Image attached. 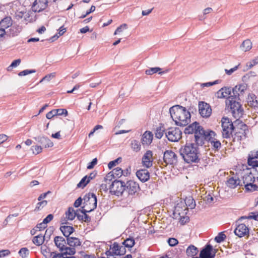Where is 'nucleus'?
<instances>
[{"instance_id": "3c124183", "label": "nucleus", "mask_w": 258, "mask_h": 258, "mask_svg": "<svg viewBox=\"0 0 258 258\" xmlns=\"http://www.w3.org/2000/svg\"><path fill=\"white\" fill-rule=\"evenodd\" d=\"M114 178L116 177L114 176L111 171L109 172L104 177V181L106 182V183H109V182Z\"/></svg>"}, {"instance_id": "cd10ccee", "label": "nucleus", "mask_w": 258, "mask_h": 258, "mask_svg": "<svg viewBox=\"0 0 258 258\" xmlns=\"http://www.w3.org/2000/svg\"><path fill=\"white\" fill-rule=\"evenodd\" d=\"M240 180L238 177H231L227 180L226 185L229 188H235L240 184Z\"/></svg>"}, {"instance_id": "c9c22d12", "label": "nucleus", "mask_w": 258, "mask_h": 258, "mask_svg": "<svg viewBox=\"0 0 258 258\" xmlns=\"http://www.w3.org/2000/svg\"><path fill=\"white\" fill-rule=\"evenodd\" d=\"M252 47V43L248 40H244L240 46L241 49L244 51H249Z\"/></svg>"}, {"instance_id": "09e8293b", "label": "nucleus", "mask_w": 258, "mask_h": 258, "mask_svg": "<svg viewBox=\"0 0 258 258\" xmlns=\"http://www.w3.org/2000/svg\"><path fill=\"white\" fill-rule=\"evenodd\" d=\"M21 62V60L20 59H17L16 60H14L12 62L11 65L9 67H8V71H11L13 68H15V67H17L18 66H19Z\"/></svg>"}, {"instance_id": "9d476101", "label": "nucleus", "mask_w": 258, "mask_h": 258, "mask_svg": "<svg viewBox=\"0 0 258 258\" xmlns=\"http://www.w3.org/2000/svg\"><path fill=\"white\" fill-rule=\"evenodd\" d=\"M163 160L166 165H175L178 162V157L172 150H166L164 153Z\"/></svg>"}, {"instance_id": "bf43d9fd", "label": "nucleus", "mask_w": 258, "mask_h": 258, "mask_svg": "<svg viewBox=\"0 0 258 258\" xmlns=\"http://www.w3.org/2000/svg\"><path fill=\"white\" fill-rule=\"evenodd\" d=\"M56 115H57L56 110V109H54V110H52L49 111V112H48L46 114V117L48 119H51L53 116H55Z\"/></svg>"}, {"instance_id": "1a4fd4ad", "label": "nucleus", "mask_w": 258, "mask_h": 258, "mask_svg": "<svg viewBox=\"0 0 258 258\" xmlns=\"http://www.w3.org/2000/svg\"><path fill=\"white\" fill-rule=\"evenodd\" d=\"M182 132L178 127H170L165 132V136L169 141L177 142L181 138Z\"/></svg>"}, {"instance_id": "79ce46f5", "label": "nucleus", "mask_w": 258, "mask_h": 258, "mask_svg": "<svg viewBox=\"0 0 258 258\" xmlns=\"http://www.w3.org/2000/svg\"><path fill=\"white\" fill-rule=\"evenodd\" d=\"M114 176L116 178L120 177L122 175H124L125 172L119 167H116L111 171Z\"/></svg>"}, {"instance_id": "c756f323", "label": "nucleus", "mask_w": 258, "mask_h": 258, "mask_svg": "<svg viewBox=\"0 0 258 258\" xmlns=\"http://www.w3.org/2000/svg\"><path fill=\"white\" fill-rule=\"evenodd\" d=\"M48 232V230H46L45 231V235H42V234L38 235L34 237L33 239V242L37 246H40L43 244L44 242L45 237L47 233Z\"/></svg>"}, {"instance_id": "0eeeda50", "label": "nucleus", "mask_w": 258, "mask_h": 258, "mask_svg": "<svg viewBox=\"0 0 258 258\" xmlns=\"http://www.w3.org/2000/svg\"><path fill=\"white\" fill-rule=\"evenodd\" d=\"M110 192L111 194L117 196H122L125 190V183L120 180H114L109 187Z\"/></svg>"}, {"instance_id": "13d9d810", "label": "nucleus", "mask_w": 258, "mask_h": 258, "mask_svg": "<svg viewBox=\"0 0 258 258\" xmlns=\"http://www.w3.org/2000/svg\"><path fill=\"white\" fill-rule=\"evenodd\" d=\"M32 149L33 151V153L35 154H38L42 152V148L41 146H35L32 147Z\"/></svg>"}, {"instance_id": "aec40b11", "label": "nucleus", "mask_w": 258, "mask_h": 258, "mask_svg": "<svg viewBox=\"0 0 258 258\" xmlns=\"http://www.w3.org/2000/svg\"><path fill=\"white\" fill-rule=\"evenodd\" d=\"M152 157L153 154L152 151L148 150L147 151L142 158L143 165L147 168H149L152 166Z\"/></svg>"}, {"instance_id": "0e129e2a", "label": "nucleus", "mask_w": 258, "mask_h": 258, "mask_svg": "<svg viewBox=\"0 0 258 258\" xmlns=\"http://www.w3.org/2000/svg\"><path fill=\"white\" fill-rule=\"evenodd\" d=\"M257 217H258V214L255 215L254 213H250L249 215L247 217L246 216H242L241 217V219H254L257 220Z\"/></svg>"}, {"instance_id": "7ed1b4c3", "label": "nucleus", "mask_w": 258, "mask_h": 258, "mask_svg": "<svg viewBox=\"0 0 258 258\" xmlns=\"http://www.w3.org/2000/svg\"><path fill=\"white\" fill-rule=\"evenodd\" d=\"M198 144L186 143L179 150L180 155L184 161L187 163H198L200 161L201 155Z\"/></svg>"}, {"instance_id": "4468645a", "label": "nucleus", "mask_w": 258, "mask_h": 258, "mask_svg": "<svg viewBox=\"0 0 258 258\" xmlns=\"http://www.w3.org/2000/svg\"><path fill=\"white\" fill-rule=\"evenodd\" d=\"M246 89L247 85L245 84L237 85L232 89V96L235 99H240V97L243 95Z\"/></svg>"}, {"instance_id": "7c9ffc66", "label": "nucleus", "mask_w": 258, "mask_h": 258, "mask_svg": "<svg viewBox=\"0 0 258 258\" xmlns=\"http://www.w3.org/2000/svg\"><path fill=\"white\" fill-rule=\"evenodd\" d=\"M35 13L33 11L32 12H25V15H24V20L25 22L28 23L35 21L36 20Z\"/></svg>"}, {"instance_id": "ea45409f", "label": "nucleus", "mask_w": 258, "mask_h": 258, "mask_svg": "<svg viewBox=\"0 0 258 258\" xmlns=\"http://www.w3.org/2000/svg\"><path fill=\"white\" fill-rule=\"evenodd\" d=\"M248 103L251 106L255 107L258 106V100L255 95L252 94L248 97Z\"/></svg>"}, {"instance_id": "e2e57ef3", "label": "nucleus", "mask_w": 258, "mask_h": 258, "mask_svg": "<svg viewBox=\"0 0 258 258\" xmlns=\"http://www.w3.org/2000/svg\"><path fill=\"white\" fill-rule=\"evenodd\" d=\"M97 163V160L96 158H94L93 159V160L90 162L88 166H87V169H91L94 168L95 165H96Z\"/></svg>"}, {"instance_id": "bb28decb", "label": "nucleus", "mask_w": 258, "mask_h": 258, "mask_svg": "<svg viewBox=\"0 0 258 258\" xmlns=\"http://www.w3.org/2000/svg\"><path fill=\"white\" fill-rule=\"evenodd\" d=\"M152 133L150 131H146L143 135L141 141L143 145H149L152 143Z\"/></svg>"}, {"instance_id": "39448f33", "label": "nucleus", "mask_w": 258, "mask_h": 258, "mask_svg": "<svg viewBox=\"0 0 258 258\" xmlns=\"http://www.w3.org/2000/svg\"><path fill=\"white\" fill-rule=\"evenodd\" d=\"M84 206L82 209H85V212H90L97 207V200L96 195L93 193L86 194L84 198Z\"/></svg>"}, {"instance_id": "f704fd0d", "label": "nucleus", "mask_w": 258, "mask_h": 258, "mask_svg": "<svg viewBox=\"0 0 258 258\" xmlns=\"http://www.w3.org/2000/svg\"><path fill=\"white\" fill-rule=\"evenodd\" d=\"M186 208H185L184 210H182V208L179 206L177 205L175 207V209L173 212L174 215H178L179 217H183L184 215L186 213Z\"/></svg>"}, {"instance_id": "b1692460", "label": "nucleus", "mask_w": 258, "mask_h": 258, "mask_svg": "<svg viewBox=\"0 0 258 258\" xmlns=\"http://www.w3.org/2000/svg\"><path fill=\"white\" fill-rule=\"evenodd\" d=\"M138 178L143 182H146L150 178V173L147 169H141L136 173Z\"/></svg>"}, {"instance_id": "5701e85b", "label": "nucleus", "mask_w": 258, "mask_h": 258, "mask_svg": "<svg viewBox=\"0 0 258 258\" xmlns=\"http://www.w3.org/2000/svg\"><path fill=\"white\" fill-rule=\"evenodd\" d=\"M35 139L45 148L51 147L53 146V142L47 137L39 136L35 138Z\"/></svg>"}, {"instance_id": "473e14b6", "label": "nucleus", "mask_w": 258, "mask_h": 258, "mask_svg": "<svg viewBox=\"0 0 258 258\" xmlns=\"http://www.w3.org/2000/svg\"><path fill=\"white\" fill-rule=\"evenodd\" d=\"M161 70V69L159 67L151 68L147 70L145 73L148 75H151L158 72L159 74L162 75V74L166 73L169 71L168 70H166L165 71L163 72H159Z\"/></svg>"}, {"instance_id": "774afa93", "label": "nucleus", "mask_w": 258, "mask_h": 258, "mask_svg": "<svg viewBox=\"0 0 258 258\" xmlns=\"http://www.w3.org/2000/svg\"><path fill=\"white\" fill-rule=\"evenodd\" d=\"M53 215L50 214L47 215V216L43 219V221L44 222V223L47 224V223L50 222L53 219Z\"/></svg>"}, {"instance_id": "72a5a7b5", "label": "nucleus", "mask_w": 258, "mask_h": 258, "mask_svg": "<svg viewBox=\"0 0 258 258\" xmlns=\"http://www.w3.org/2000/svg\"><path fill=\"white\" fill-rule=\"evenodd\" d=\"M198 248L193 245H190L186 249V253L188 256H194L198 253Z\"/></svg>"}, {"instance_id": "4be33fe9", "label": "nucleus", "mask_w": 258, "mask_h": 258, "mask_svg": "<svg viewBox=\"0 0 258 258\" xmlns=\"http://www.w3.org/2000/svg\"><path fill=\"white\" fill-rule=\"evenodd\" d=\"M12 25V20L11 17L7 16L0 21V31L2 32H6L5 30Z\"/></svg>"}, {"instance_id": "2eb2a0df", "label": "nucleus", "mask_w": 258, "mask_h": 258, "mask_svg": "<svg viewBox=\"0 0 258 258\" xmlns=\"http://www.w3.org/2000/svg\"><path fill=\"white\" fill-rule=\"evenodd\" d=\"M48 6L47 0H35L33 3L32 10L34 12H40Z\"/></svg>"}, {"instance_id": "9b49d317", "label": "nucleus", "mask_w": 258, "mask_h": 258, "mask_svg": "<svg viewBox=\"0 0 258 258\" xmlns=\"http://www.w3.org/2000/svg\"><path fill=\"white\" fill-rule=\"evenodd\" d=\"M199 111L203 117L208 118L212 113V108L209 104L205 102H200L199 103Z\"/></svg>"}, {"instance_id": "393cba45", "label": "nucleus", "mask_w": 258, "mask_h": 258, "mask_svg": "<svg viewBox=\"0 0 258 258\" xmlns=\"http://www.w3.org/2000/svg\"><path fill=\"white\" fill-rule=\"evenodd\" d=\"M55 245L59 249L60 251H63L66 244L64 238L62 236H55L54 239Z\"/></svg>"}, {"instance_id": "69168bd1", "label": "nucleus", "mask_w": 258, "mask_h": 258, "mask_svg": "<svg viewBox=\"0 0 258 258\" xmlns=\"http://www.w3.org/2000/svg\"><path fill=\"white\" fill-rule=\"evenodd\" d=\"M56 110L57 115H61L64 114L66 116L68 115V111L66 109H58Z\"/></svg>"}, {"instance_id": "37998d69", "label": "nucleus", "mask_w": 258, "mask_h": 258, "mask_svg": "<svg viewBox=\"0 0 258 258\" xmlns=\"http://www.w3.org/2000/svg\"><path fill=\"white\" fill-rule=\"evenodd\" d=\"M122 244L124 246L131 248L135 244V240L133 238H127L125 240H124Z\"/></svg>"}, {"instance_id": "4c0bfd02", "label": "nucleus", "mask_w": 258, "mask_h": 258, "mask_svg": "<svg viewBox=\"0 0 258 258\" xmlns=\"http://www.w3.org/2000/svg\"><path fill=\"white\" fill-rule=\"evenodd\" d=\"M165 127L163 125L157 127L155 133V137L158 139H161L163 135L165 134Z\"/></svg>"}, {"instance_id": "c85d7f7f", "label": "nucleus", "mask_w": 258, "mask_h": 258, "mask_svg": "<svg viewBox=\"0 0 258 258\" xmlns=\"http://www.w3.org/2000/svg\"><path fill=\"white\" fill-rule=\"evenodd\" d=\"M67 244L71 247H77L81 245V242L78 238L74 237H69L67 238Z\"/></svg>"}, {"instance_id": "680f3d73", "label": "nucleus", "mask_w": 258, "mask_h": 258, "mask_svg": "<svg viewBox=\"0 0 258 258\" xmlns=\"http://www.w3.org/2000/svg\"><path fill=\"white\" fill-rule=\"evenodd\" d=\"M168 243L170 246H174L178 243V240L174 238H170L168 239Z\"/></svg>"}, {"instance_id": "6e6d98bb", "label": "nucleus", "mask_w": 258, "mask_h": 258, "mask_svg": "<svg viewBox=\"0 0 258 258\" xmlns=\"http://www.w3.org/2000/svg\"><path fill=\"white\" fill-rule=\"evenodd\" d=\"M54 77L55 73H51L50 74L47 75L41 79V80L40 81V83H41L44 81H49L52 78H54Z\"/></svg>"}, {"instance_id": "864d4df0", "label": "nucleus", "mask_w": 258, "mask_h": 258, "mask_svg": "<svg viewBox=\"0 0 258 258\" xmlns=\"http://www.w3.org/2000/svg\"><path fill=\"white\" fill-rule=\"evenodd\" d=\"M121 158L119 157L113 161H110L108 164V168L110 169H112L113 167L116 166V165L118 164V161H121Z\"/></svg>"}, {"instance_id": "e433bc0d", "label": "nucleus", "mask_w": 258, "mask_h": 258, "mask_svg": "<svg viewBox=\"0 0 258 258\" xmlns=\"http://www.w3.org/2000/svg\"><path fill=\"white\" fill-rule=\"evenodd\" d=\"M81 212L83 214L80 215L78 214L77 218L79 220H82L85 222H89L91 221V218L87 214V212H85V209H82Z\"/></svg>"}, {"instance_id": "a19ab883", "label": "nucleus", "mask_w": 258, "mask_h": 258, "mask_svg": "<svg viewBox=\"0 0 258 258\" xmlns=\"http://www.w3.org/2000/svg\"><path fill=\"white\" fill-rule=\"evenodd\" d=\"M131 146L132 150L136 152H138L141 150V145L139 141L137 140H133L131 143Z\"/></svg>"}, {"instance_id": "423d86ee", "label": "nucleus", "mask_w": 258, "mask_h": 258, "mask_svg": "<svg viewBox=\"0 0 258 258\" xmlns=\"http://www.w3.org/2000/svg\"><path fill=\"white\" fill-rule=\"evenodd\" d=\"M222 134L224 138H229L232 132L236 129L232 121L227 117H223L222 119Z\"/></svg>"}, {"instance_id": "49530a36", "label": "nucleus", "mask_w": 258, "mask_h": 258, "mask_svg": "<svg viewBox=\"0 0 258 258\" xmlns=\"http://www.w3.org/2000/svg\"><path fill=\"white\" fill-rule=\"evenodd\" d=\"M245 189L248 191L258 190V186L253 183L245 185Z\"/></svg>"}, {"instance_id": "c03bdc74", "label": "nucleus", "mask_w": 258, "mask_h": 258, "mask_svg": "<svg viewBox=\"0 0 258 258\" xmlns=\"http://www.w3.org/2000/svg\"><path fill=\"white\" fill-rule=\"evenodd\" d=\"M87 178L88 175L84 176L77 184V187L79 188H84L89 183Z\"/></svg>"}, {"instance_id": "dca6fc26", "label": "nucleus", "mask_w": 258, "mask_h": 258, "mask_svg": "<svg viewBox=\"0 0 258 258\" xmlns=\"http://www.w3.org/2000/svg\"><path fill=\"white\" fill-rule=\"evenodd\" d=\"M140 189L139 185L134 180H129L125 183V190L131 195H135Z\"/></svg>"}, {"instance_id": "6e6552de", "label": "nucleus", "mask_w": 258, "mask_h": 258, "mask_svg": "<svg viewBox=\"0 0 258 258\" xmlns=\"http://www.w3.org/2000/svg\"><path fill=\"white\" fill-rule=\"evenodd\" d=\"M126 252L125 246L120 245L117 242H114L112 245L110 246L109 250L106 251L105 253L107 257H114V255H121L124 254Z\"/></svg>"}, {"instance_id": "f03ea898", "label": "nucleus", "mask_w": 258, "mask_h": 258, "mask_svg": "<svg viewBox=\"0 0 258 258\" xmlns=\"http://www.w3.org/2000/svg\"><path fill=\"white\" fill-rule=\"evenodd\" d=\"M169 112L177 125L186 126L190 122V113L185 107L179 105H175L170 108Z\"/></svg>"}, {"instance_id": "58836bf2", "label": "nucleus", "mask_w": 258, "mask_h": 258, "mask_svg": "<svg viewBox=\"0 0 258 258\" xmlns=\"http://www.w3.org/2000/svg\"><path fill=\"white\" fill-rule=\"evenodd\" d=\"M63 253V255H73L76 252V249L73 247H68L66 245L64 246L63 251H61Z\"/></svg>"}, {"instance_id": "f257e3e1", "label": "nucleus", "mask_w": 258, "mask_h": 258, "mask_svg": "<svg viewBox=\"0 0 258 258\" xmlns=\"http://www.w3.org/2000/svg\"><path fill=\"white\" fill-rule=\"evenodd\" d=\"M186 134H195V141L199 145H203L205 140H210L211 136L214 134L212 131L208 132L200 125L199 123L195 122L189 125L184 130Z\"/></svg>"}, {"instance_id": "052dcab7", "label": "nucleus", "mask_w": 258, "mask_h": 258, "mask_svg": "<svg viewBox=\"0 0 258 258\" xmlns=\"http://www.w3.org/2000/svg\"><path fill=\"white\" fill-rule=\"evenodd\" d=\"M127 28V25L126 24H123L118 27L114 31V32H121L122 31L126 30Z\"/></svg>"}, {"instance_id": "2f4dec72", "label": "nucleus", "mask_w": 258, "mask_h": 258, "mask_svg": "<svg viewBox=\"0 0 258 258\" xmlns=\"http://www.w3.org/2000/svg\"><path fill=\"white\" fill-rule=\"evenodd\" d=\"M255 181V177L251 173L246 174L243 177V182L244 185L253 183Z\"/></svg>"}, {"instance_id": "5fc2aeb1", "label": "nucleus", "mask_w": 258, "mask_h": 258, "mask_svg": "<svg viewBox=\"0 0 258 258\" xmlns=\"http://www.w3.org/2000/svg\"><path fill=\"white\" fill-rule=\"evenodd\" d=\"M63 33H56L53 36L50 37L46 40L48 41L49 42H53L56 41L60 36L63 35Z\"/></svg>"}, {"instance_id": "a18cd8bd", "label": "nucleus", "mask_w": 258, "mask_h": 258, "mask_svg": "<svg viewBox=\"0 0 258 258\" xmlns=\"http://www.w3.org/2000/svg\"><path fill=\"white\" fill-rule=\"evenodd\" d=\"M19 254L22 258H26L29 254V250L27 248L23 247L20 249Z\"/></svg>"}, {"instance_id": "603ef678", "label": "nucleus", "mask_w": 258, "mask_h": 258, "mask_svg": "<svg viewBox=\"0 0 258 258\" xmlns=\"http://www.w3.org/2000/svg\"><path fill=\"white\" fill-rule=\"evenodd\" d=\"M35 72H36V70H25L20 72L18 74V75L19 76H26V75H29L30 74L34 73Z\"/></svg>"}, {"instance_id": "f8f14e48", "label": "nucleus", "mask_w": 258, "mask_h": 258, "mask_svg": "<svg viewBox=\"0 0 258 258\" xmlns=\"http://www.w3.org/2000/svg\"><path fill=\"white\" fill-rule=\"evenodd\" d=\"M240 128L237 127L236 132L232 136L233 142H240L243 137L245 136V131L247 130V125L243 123L239 124Z\"/></svg>"}, {"instance_id": "338daca9", "label": "nucleus", "mask_w": 258, "mask_h": 258, "mask_svg": "<svg viewBox=\"0 0 258 258\" xmlns=\"http://www.w3.org/2000/svg\"><path fill=\"white\" fill-rule=\"evenodd\" d=\"M50 256L52 258H64V255L63 253H56L54 252H52L50 253Z\"/></svg>"}, {"instance_id": "f3484780", "label": "nucleus", "mask_w": 258, "mask_h": 258, "mask_svg": "<svg viewBox=\"0 0 258 258\" xmlns=\"http://www.w3.org/2000/svg\"><path fill=\"white\" fill-rule=\"evenodd\" d=\"M65 215V218H61L60 220L61 224H68L67 220H74L76 216L77 217L78 213L73 208L70 207L66 212Z\"/></svg>"}, {"instance_id": "ddd939ff", "label": "nucleus", "mask_w": 258, "mask_h": 258, "mask_svg": "<svg viewBox=\"0 0 258 258\" xmlns=\"http://www.w3.org/2000/svg\"><path fill=\"white\" fill-rule=\"evenodd\" d=\"M216 250L213 248L210 244H207L203 248L200 253V258H214L215 256Z\"/></svg>"}, {"instance_id": "4d7b16f0", "label": "nucleus", "mask_w": 258, "mask_h": 258, "mask_svg": "<svg viewBox=\"0 0 258 258\" xmlns=\"http://www.w3.org/2000/svg\"><path fill=\"white\" fill-rule=\"evenodd\" d=\"M239 66H240V64H238L237 66L234 67V68H233L230 70L225 69V72L227 75H231L232 73H233L235 71H236L238 69Z\"/></svg>"}, {"instance_id": "de8ad7c7", "label": "nucleus", "mask_w": 258, "mask_h": 258, "mask_svg": "<svg viewBox=\"0 0 258 258\" xmlns=\"http://www.w3.org/2000/svg\"><path fill=\"white\" fill-rule=\"evenodd\" d=\"M226 235L224 234V233L223 232H222L219 233L218 234V235L215 237V240L217 243H220V242H222L223 241H224L225 240V239L226 238Z\"/></svg>"}, {"instance_id": "20e7f679", "label": "nucleus", "mask_w": 258, "mask_h": 258, "mask_svg": "<svg viewBox=\"0 0 258 258\" xmlns=\"http://www.w3.org/2000/svg\"><path fill=\"white\" fill-rule=\"evenodd\" d=\"M237 100L238 99L231 98L226 101L227 107L230 108L233 116L237 119L242 117L243 112L241 105Z\"/></svg>"}, {"instance_id": "8fccbe9b", "label": "nucleus", "mask_w": 258, "mask_h": 258, "mask_svg": "<svg viewBox=\"0 0 258 258\" xmlns=\"http://www.w3.org/2000/svg\"><path fill=\"white\" fill-rule=\"evenodd\" d=\"M258 63V56L255 57L251 61L247 63L246 66L248 69H251L254 66Z\"/></svg>"}, {"instance_id": "a878e982", "label": "nucleus", "mask_w": 258, "mask_h": 258, "mask_svg": "<svg viewBox=\"0 0 258 258\" xmlns=\"http://www.w3.org/2000/svg\"><path fill=\"white\" fill-rule=\"evenodd\" d=\"M60 227V230L63 233V235L67 237H70V235L73 233L74 231V228L71 226H69L67 224H62Z\"/></svg>"}, {"instance_id": "412c9836", "label": "nucleus", "mask_w": 258, "mask_h": 258, "mask_svg": "<svg viewBox=\"0 0 258 258\" xmlns=\"http://www.w3.org/2000/svg\"><path fill=\"white\" fill-rule=\"evenodd\" d=\"M247 163L250 166L258 167V151L251 152L248 158Z\"/></svg>"}, {"instance_id": "6ab92c4d", "label": "nucleus", "mask_w": 258, "mask_h": 258, "mask_svg": "<svg viewBox=\"0 0 258 258\" xmlns=\"http://www.w3.org/2000/svg\"><path fill=\"white\" fill-rule=\"evenodd\" d=\"M218 98H226L230 99L233 98L231 89L229 87H223L220 89L217 93Z\"/></svg>"}, {"instance_id": "a211bd4d", "label": "nucleus", "mask_w": 258, "mask_h": 258, "mask_svg": "<svg viewBox=\"0 0 258 258\" xmlns=\"http://www.w3.org/2000/svg\"><path fill=\"white\" fill-rule=\"evenodd\" d=\"M234 233L239 237L244 236L249 233V229L244 224H239L234 230Z\"/></svg>"}]
</instances>
